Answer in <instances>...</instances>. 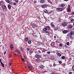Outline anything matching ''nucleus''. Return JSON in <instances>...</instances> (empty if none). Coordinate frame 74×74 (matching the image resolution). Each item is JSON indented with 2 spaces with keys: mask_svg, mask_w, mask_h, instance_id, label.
<instances>
[{
  "mask_svg": "<svg viewBox=\"0 0 74 74\" xmlns=\"http://www.w3.org/2000/svg\"><path fill=\"white\" fill-rule=\"evenodd\" d=\"M73 34H74V31L73 30L71 31L69 33H68L66 36H71Z\"/></svg>",
  "mask_w": 74,
  "mask_h": 74,
  "instance_id": "obj_1",
  "label": "nucleus"
},
{
  "mask_svg": "<svg viewBox=\"0 0 74 74\" xmlns=\"http://www.w3.org/2000/svg\"><path fill=\"white\" fill-rule=\"evenodd\" d=\"M43 31L45 32V33H47V34H49V32L48 31H47V29L46 27L43 28Z\"/></svg>",
  "mask_w": 74,
  "mask_h": 74,
  "instance_id": "obj_2",
  "label": "nucleus"
},
{
  "mask_svg": "<svg viewBox=\"0 0 74 74\" xmlns=\"http://www.w3.org/2000/svg\"><path fill=\"white\" fill-rule=\"evenodd\" d=\"M63 8H56V10L58 11V12L63 11Z\"/></svg>",
  "mask_w": 74,
  "mask_h": 74,
  "instance_id": "obj_3",
  "label": "nucleus"
},
{
  "mask_svg": "<svg viewBox=\"0 0 74 74\" xmlns=\"http://www.w3.org/2000/svg\"><path fill=\"white\" fill-rule=\"evenodd\" d=\"M42 55H40L36 54L35 56V57L36 58H41Z\"/></svg>",
  "mask_w": 74,
  "mask_h": 74,
  "instance_id": "obj_4",
  "label": "nucleus"
},
{
  "mask_svg": "<svg viewBox=\"0 0 74 74\" xmlns=\"http://www.w3.org/2000/svg\"><path fill=\"white\" fill-rule=\"evenodd\" d=\"M68 29H72L73 28V25L69 24L67 26Z\"/></svg>",
  "mask_w": 74,
  "mask_h": 74,
  "instance_id": "obj_5",
  "label": "nucleus"
},
{
  "mask_svg": "<svg viewBox=\"0 0 74 74\" xmlns=\"http://www.w3.org/2000/svg\"><path fill=\"white\" fill-rule=\"evenodd\" d=\"M66 5V4L65 3H62L61 4H60L59 5V7H63Z\"/></svg>",
  "mask_w": 74,
  "mask_h": 74,
  "instance_id": "obj_6",
  "label": "nucleus"
},
{
  "mask_svg": "<svg viewBox=\"0 0 74 74\" xmlns=\"http://www.w3.org/2000/svg\"><path fill=\"white\" fill-rule=\"evenodd\" d=\"M62 25L63 26L65 27V26H66L67 25V23L66 22H63L62 23Z\"/></svg>",
  "mask_w": 74,
  "mask_h": 74,
  "instance_id": "obj_7",
  "label": "nucleus"
},
{
  "mask_svg": "<svg viewBox=\"0 0 74 74\" xmlns=\"http://www.w3.org/2000/svg\"><path fill=\"white\" fill-rule=\"evenodd\" d=\"M47 7H48V5L45 4V5H42L41 7L42 8H46Z\"/></svg>",
  "mask_w": 74,
  "mask_h": 74,
  "instance_id": "obj_8",
  "label": "nucleus"
},
{
  "mask_svg": "<svg viewBox=\"0 0 74 74\" xmlns=\"http://www.w3.org/2000/svg\"><path fill=\"white\" fill-rule=\"evenodd\" d=\"M10 48L11 49V51H13V49L14 48V47H13V46L12 45V44H11L10 45Z\"/></svg>",
  "mask_w": 74,
  "mask_h": 74,
  "instance_id": "obj_9",
  "label": "nucleus"
},
{
  "mask_svg": "<svg viewBox=\"0 0 74 74\" xmlns=\"http://www.w3.org/2000/svg\"><path fill=\"white\" fill-rule=\"evenodd\" d=\"M46 28V29L47 30H50V29H51V28L49 26H46L45 27Z\"/></svg>",
  "mask_w": 74,
  "mask_h": 74,
  "instance_id": "obj_10",
  "label": "nucleus"
},
{
  "mask_svg": "<svg viewBox=\"0 0 74 74\" xmlns=\"http://www.w3.org/2000/svg\"><path fill=\"white\" fill-rule=\"evenodd\" d=\"M62 33L63 34H66L68 33V30H64L62 31Z\"/></svg>",
  "mask_w": 74,
  "mask_h": 74,
  "instance_id": "obj_11",
  "label": "nucleus"
},
{
  "mask_svg": "<svg viewBox=\"0 0 74 74\" xmlns=\"http://www.w3.org/2000/svg\"><path fill=\"white\" fill-rule=\"evenodd\" d=\"M50 25L52 27H55V25H54V23L53 22L51 23Z\"/></svg>",
  "mask_w": 74,
  "mask_h": 74,
  "instance_id": "obj_12",
  "label": "nucleus"
},
{
  "mask_svg": "<svg viewBox=\"0 0 74 74\" xmlns=\"http://www.w3.org/2000/svg\"><path fill=\"white\" fill-rule=\"evenodd\" d=\"M2 7L3 10H5L7 9V7L6 6L3 5L2 6Z\"/></svg>",
  "mask_w": 74,
  "mask_h": 74,
  "instance_id": "obj_13",
  "label": "nucleus"
},
{
  "mask_svg": "<svg viewBox=\"0 0 74 74\" xmlns=\"http://www.w3.org/2000/svg\"><path fill=\"white\" fill-rule=\"evenodd\" d=\"M38 52L39 53H41V52H43V51H42L41 49H40L38 51Z\"/></svg>",
  "mask_w": 74,
  "mask_h": 74,
  "instance_id": "obj_14",
  "label": "nucleus"
},
{
  "mask_svg": "<svg viewBox=\"0 0 74 74\" xmlns=\"http://www.w3.org/2000/svg\"><path fill=\"white\" fill-rule=\"evenodd\" d=\"M11 5L9 4L8 5V7L9 10H11Z\"/></svg>",
  "mask_w": 74,
  "mask_h": 74,
  "instance_id": "obj_15",
  "label": "nucleus"
},
{
  "mask_svg": "<svg viewBox=\"0 0 74 74\" xmlns=\"http://www.w3.org/2000/svg\"><path fill=\"white\" fill-rule=\"evenodd\" d=\"M67 12H71V10L70 8H68L67 10Z\"/></svg>",
  "mask_w": 74,
  "mask_h": 74,
  "instance_id": "obj_16",
  "label": "nucleus"
},
{
  "mask_svg": "<svg viewBox=\"0 0 74 74\" xmlns=\"http://www.w3.org/2000/svg\"><path fill=\"white\" fill-rule=\"evenodd\" d=\"M16 50V52H17V53H19V54H21V52H20V51H19V50L17 49Z\"/></svg>",
  "mask_w": 74,
  "mask_h": 74,
  "instance_id": "obj_17",
  "label": "nucleus"
},
{
  "mask_svg": "<svg viewBox=\"0 0 74 74\" xmlns=\"http://www.w3.org/2000/svg\"><path fill=\"white\" fill-rule=\"evenodd\" d=\"M45 2V0H40V3H44Z\"/></svg>",
  "mask_w": 74,
  "mask_h": 74,
  "instance_id": "obj_18",
  "label": "nucleus"
},
{
  "mask_svg": "<svg viewBox=\"0 0 74 74\" xmlns=\"http://www.w3.org/2000/svg\"><path fill=\"white\" fill-rule=\"evenodd\" d=\"M56 54L58 56H62L61 54L60 53H57Z\"/></svg>",
  "mask_w": 74,
  "mask_h": 74,
  "instance_id": "obj_19",
  "label": "nucleus"
},
{
  "mask_svg": "<svg viewBox=\"0 0 74 74\" xmlns=\"http://www.w3.org/2000/svg\"><path fill=\"white\" fill-rule=\"evenodd\" d=\"M37 59L36 60V61H37V62H38L39 61H40V60H41V59L40 58H37Z\"/></svg>",
  "mask_w": 74,
  "mask_h": 74,
  "instance_id": "obj_20",
  "label": "nucleus"
},
{
  "mask_svg": "<svg viewBox=\"0 0 74 74\" xmlns=\"http://www.w3.org/2000/svg\"><path fill=\"white\" fill-rule=\"evenodd\" d=\"M71 23H74V19H72L71 20Z\"/></svg>",
  "mask_w": 74,
  "mask_h": 74,
  "instance_id": "obj_21",
  "label": "nucleus"
},
{
  "mask_svg": "<svg viewBox=\"0 0 74 74\" xmlns=\"http://www.w3.org/2000/svg\"><path fill=\"white\" fill-rule=\"evenodd\" d=\"M44 12L45 13H46V14H49V12H48V11H47V10H46L44 11Z\"/></svg>",
  "mask_w": 74,
  "mask_h": 74,
  "instance_id": "obj_22",
  "label": "nucleus"
},
{
  "mask_svg": "<svg viewBox=\"0 0 74 74\" xmlns=\"http://www.w3.org/2000/svg\"><path fill=\"white\" fill-rule=\"evenodd\" d=\"M24 39L25 41H28V38H25Z\"/></svg>",
  "mask_w": 74,
  "mask_h": 74,
  "instance_id": "obj_23",
  "label": "nucleus"
},
{
  "mask_svg": "<svg viewBox=\"0 0 74 74\" xmlns=\"http://www.w3.org/2000/svg\"><path fill=\"white\" fill-rule=\"evenodd\" d=\"M1 65H2V67H4V64H3V62H1Z\"/></svg>",
  "mask_w": 74,
  "mask_h": 74,
  "instance_id": "obj_24",
  "label": "nucleus"
},
{
  "mask_svg": "<svg viewBox=\"0 0 74 74\" xmlns=\"http://www.w3.org/2000/svg\"><path fill=\"white\" fill-rule=\"evenodd\" d=\"M8 3H9V4H10L11 5H13V3H12L11 2V1H8Z\"/></svg>",
  "mask_w": 74,
  "mask_h": 74,
  "instance_id": "obj_25",
  "label": "nucleus"
},
{
  "mask_svg": "<svg viewBox=\"0 0 74 74\" xmlns=\"http://www.w3.org/2000/svg\"><path fill=\"white\" fill-rule=\"evenodd\" d=\"M26 65H27V66L28 68H29H29H30V67H32V66H31V65H28L27 64Z\"/></svg>",
  "mask_w": 74,
  "mask_h": 74,
  "instance_id": "obj_26",
  "label": "nucleus"
},
{
  "mask_svg": "<svg viewBox=\"0 0 74 74\" xmlns=\"http://www.w3.org/2000/svg\"><path fill=\"white\" fill-rule=\"evenodd\" d=\"M61 58L62 59H65V56H62L61 57Z\"/></svg>",
  "mask_w": 74,
  "mask_h": 74,
  "instance_id": "obj_27",
  "label": "nucleus"
},
{
  "mask_svg": "<svg viewBox=\"0 0 74 74\" xmlns=\"http://www.w3.org/2000/svg\"><path fill=\"white\" fill-rule=\"evenodd\" d=\"M28 44H30L32 43V41H31L30 40H29L28 42Z\"/></svg>",
  "mask_w": 74,
  "mask_h": 74,
  "instance_id": "obj_28",
  "label": "nucleus"
},
{
  "mask_svg": "<svg viewBox=\"0 0 74 74\" xmlns=\"http://www.w3.org/2000/svg\"><path fill=\"white\" fill-rule=\"evenodd\" d=\"M71 60H72V59L71 58H69V62H71Z\"/></svg>",
  "mask_w": 74,
  "mask_h": 74,
  "instance_id": "obj_29",
  "label": "nucleus"
},
{
  "mask_svg": "<svg viewBox=\"0 0 74 74\" xmlns=\"http://www.w3.org/2000/svg\"><path fill=\"white\" fill-rule=\"evenodd\" d=\"M66 45H70V43L69 42H68L66 43Z\"/></svg>",
  "mask_w": 74,
  "mask_h": 74,
  "instance_id": "obj_30",
  "label": "nucleus"
},
{
  "mask_svg": "<svg viewBox=\"0 0 74 74\" xmlns=\"http://www.w3.org/2000/svg\"><path fill=\"white\" fill-rule=\"evenodd\" d=\"M15 2L16 3H18L19 2V0H15Z\"/></svg>",
  "mask_w": 74,
  "mask_h": 74,
  "instance_id": "obj_31",
  "label": "nucleus"
},
{
  "mask_svg": "<svg viewBox=\"0 0 74 74\" xmlns=\"http://www.w3.org/2000/svg\"><path fill=\"white\" fill-rule=\"evenodd\" d=\"M13 4V5H16V3H15V2H14Z\"/></svg>",
  "mask_w": 74,
  "mask_h": 74,
  "instance_id": "obj_32",
  "label": "nucleus"
},
{
  "mask_svg": "<svg viewBox=\"0 0 74 74\" xmlns=\"http://www.w3.org/2000/svg\"><path fill=\"white\" fill-rule=\"evenodd\" d=\"M6 2L8 3V2L9 1V0H5Z\"/></svg>",
  "mask_w": 74,
  "mask_h": 74,
  "instance_id": "obj_33",
  "label": "nucleus"
},
{
  "mask_svg": "<svg viewBox=\"0 0 74 74\" xmlns=\"http://www.w3.org/2000/svg\"><path fill=\"white\" fill-rule=\"evenodd\" d=\"M51 53V51H48V52H47V53H48V54H50V53Z\"/></svg>",
  "mask_w": 74,
  "mask_h": 74,
  "instance_id": "obj_34",
  "label": "nucleus"
},
{
  "mask_svg": "<svg viewBox=\"0 0 74 74\" xmlns=\"http://www.w3.org/2000/svg\"><path fill=\"white\" fill-rule=\"evenodd\" d=\"M47 51V50H46V49H44L43 50V51L44 52H45V51Z\"/></svg>",
  "mask_w": 74,
  "mask_h": 74,
  "instance_id": "obj_35",
  "label": "nucleus"
},
{
  "mask_svg": "<svg viewBox=\"0 0 74 74\" xmlns=\"http://www.w3.org/2000/svg\"><path fill=\"white\" fill-rule=\"evenodd\" d=\"M20 49L21 51H23V49L22 47H21Z\"/></svg>",
  "mask_w": 74,
  "mask_h": 74,
  "instance_id": "obj_36",
  "label": "nucleus"
},
{
  "mask_svg": "<svg viewBox=\"0 0 74 74\" xmlns=\"http://www.w3.org/2000/svg\"><path fill=\"white\" fill-rule=\"evenodd\" d=\"M59 63L60 64H62V61H60L59 62Z\"/></svg>",
  "mask_w": 74,
  "mask_h": 74,
  "instance_id": "obj_37",
  "label": "nucleus"
},
{
  "mask_svg": "<svg viewBox=\"0 0 74 74\" xmlns=\"http://www.w3.org/2000/svg\"><path fill=\"white\" fill-rule=\"evenodd\" d=\"M27 51H29V50H30V48L29 47L27 48Z\"/></svg>",
  "mask_w": 74,
  "mask_h": 74,
  "instance_id": "obj_38",
  "label": "nucleus"
},
{
  "mask_svg": "<svg viewBox=\"0 0 74 74\" xmlns=\"http://www.w3.org/2000/svg\"><path fill=\"white\" fill-rule=\"evenodd\" d=\"M56 66V65L55 64V63H54V64H53V67H55V66Z\"/></svg>",
  "mask_w": 74,
  "mask_h": 74,
  "instance_id": "obj_39",
  "label": "nucleus"
},
{
  "mask_svg": "<svg viewBox=\"0 0 74 74\" xmlns=\"http://www.w3.org/2000/svg\"><path fill=\"white\" fill-rule=\"evenodd\" d=\"M71 15H74V12H72L71 14Z\"/></svg>",
  "mask_w": 74,
  "mask_h": 74,
  "instance_id": "obj_40",
  "label": "nucleus"
},
{
  "mask_svg": "<svg viewBox=\"0 0 74 74\" xmlns=\"http://www.w3.org/2000/svg\"><path fill=\"white\" fill-rule=\"evenodd\" d=\"M58 30V28H55V30Z\"/></svg>",
  "mask_w": 74,
  "mask_h": 74,
  "instance_id": "obj_41",
  "label": "nucleus"
},
{
  "mask_svg": "<svg viewBox=\"0 0 74 74\" xmlns=\"http://www.w3.org/2000/svg\"><path fill=\"white\" fill-rule=\"evenodd\" d=\"M64 47H66V48H67V45H64Z\"/></svg>",
  "mask_w": 74,
  "mask_h": 74,
  "instance_id": "obj_42",
  "label": "nucleus"
},
{
  "mask_svg": "<svg viewBox=\"0 0 74 74\" xmlns=\"http://www.w3.org/2000/svg\"><path fill=\"white\" fill-rule=\"evenodd\" d=\"M22 60L23 62H25V60H24V59L22 58Z\"/></svg>",
  "mask_w": 74,
  "mask_h": 74,
  "instance_id": "obj_43",
  "label": "nucleus"
},
{
  "mask_svg": "<svg viewBox=\"0 0 74 74\" xmlns=\"http://www.w3.org/2000/svg\"><path fill=\"white\" fill-rule=\"evenodd\" d=\"M34 4H36V3H37L36 1H34Z\"/></svg>",
  "mask_w": 74,
  "mask_h": 74,
  "instance_id": "obj_44",
  "label": "nucleus"
},
{
  "mask_svg": "<svg viewBox=\"0 0 74 74\" xmlns=\"http://www.w3.org/2000/svg\"><path fill=\"white\" fill-rule=\"evenodd\" d=\"M59 46H60V47H62V45L61 44H59Z\"/></svg>",
  "mask_w": 74,
  "mask_h": 74,
  "instance_id": "obj_45",
  "label": "nucleus"
},
{
  "mask_svg": "<svg viewBox=\"0 0 74 74\" xmlns=\"http://www.w3.org/2000/svg\"><path fill=\"white\" fill-rule=\"evenodd\" d=\"M30 53H33V51L32 50H31L30 51Z\"/></svg>",
  "mask_w": 74,
  "mask_h": 74,
  "instance_id": "obj_46",
  "label": "nucleus"
},
{
  "mask_svg": "<svg viewBox=\"0 0 74 74\" xmlns=\"http://www.w3.org/2000/svg\"><path fill=\"white\" fill-rule=\"evenodd\" d=\"M51 74H56V73H55L54 72H52L51 73Z\"/></svg>",
  "mask_w": 74,
  "mask_h": 74,
  "instance_id": "obj_47",
  "label": "nucleus"
},
{
  "mask_svg": "<svg viewBox=\"0 0 74 74\" xmlns=\"http://www.w3.org/2000/svg\"><path fill=\"white\" fill-rule=\"evenodd\" d=\"M29 69H30V70H33V69L32 68V66Z\"/></svg>",
  "mask_w": 74,
  "mask_h": 74,
  "instance_id": "obj_48",
  "label": "nucleus"
},
{
  "mask_svg": "<svg viewBox=\"0 0 74 74\" xmlns=\"http://www.w3.org/2000/svg\"><path fill=\"white\" fill-rule=\"evenodd\" d=\"M11 64H12L11 63H10L9 64V65L11 66Z\"/></svg>",
  "mask_w": 74,
  "mask_h": 74,
  "instance_id": "obj_49",
  "label": "nucleus"
},
{
  "mask_svg": "<svg viewBox=\"0 0 74 74\" xmlns=\"http://www.w3.org/2000/svg\"><path fill=\"white\" fill-rule=\"evenodd\" d=\"M35 37L36 38H37V37H38V36H37V35H35Z\"/></svg>",
  "mask_w": 74,
  "mask_h": 74,
  "instance_id": "obj_50",
  "label": "nucleus"
},
{
  "mask_svg": "<svg viewBox=\"0 0 74 74\" xmlns=\"http://www.w3.org/2000/svg\"><path fill=\"white\" fill-rule=\"evenodd\" d=\"M41 67L42 68H44V66L43 65H42Z\"/></svg>",
  "mask_w": 74,
  "mask_h": 74,
  "instance_id": "obj_51",
  "label": "nucleus"
},
{
  "mask_svg": "<svg viewBox=\"0 0 74 74\" xmlns=\"http://www.w3.org/2000/svg\"><path fill=\"white\" fill-rule=\"evenodd\" d=\"M70 5H69L68 7V8H70Z\"/></svg>",
  "mask_w": 74,
  "mask_h": 74,
  "instance_id": "obj_52",
  "label": "nucleus"
},
{
  "mask_svg": "<svg viewBox=\"0 0 74 74\" xmlns=\"http://www.w3.org/2000/svg\"><path fill=\"white\" fill-rule=\"evenodd\" d=\"M69 74H72V72H69Z\"/></svg>",
  "mask_w": 74,
  "mask_h": 74,
  "instance_id": "obj_53",
  "label": "nucleus"
},
{
  "mask_svg": "<svg viewBox=\"0 0 74 74\" xmlns=\"http://www.w3.org/2000/svg\"><path fill=\"white\" fill-rule=\"evenodd\" d=\"M1 15H3V12H1Z\"/></svg>",
  "mask_w": 74,
  "mask_h": 74,
  "instance_id": "obj_54",
  "label": "nucleus"
},
{
  "mask_svg": "<svg viewBox=\"0 0 74 74\" xmlns=\"http://www.w3.org/2000/svg\"><path fill=\"white\" fill-rule=\"evenodd\" d=\"M0 63H2V61H1V59H0Z\"/></svg>",
  "mask_w": 74,
  "mask_h": 74,
  "instance_id": "obj_55",
  "label": "nucleus"
},
{
  "mask_svg": "<svg viewBox=\"0 0 74 74\" xmlns=\"http://www.w3.org/2000/svg\"><path fill=\"white\" fill-rule=\"evenodd\" d=\"M63 0L64 1H69V0Z\"/></svg>",
  "mask_w": 74,
  "mask_h": 74,
  "instance_id": "obj_56",
  "label": "nucleus"
},
{
  "mask_svg": "<svg viewBox=\"0 0 74 74\" xmlns=\"http://www.w3.org/2000/svg\"><path fill=\"white\" fill-rule=\"evenodd\" d=\"M9 58H11V55H10V54H9Z\"/></svg>",
  "mask_w": 74,
  "mask_h": 74,
  "instance_id": "obj_57",
  "label": "nucleus"
},
{
  "mask_svg": "<svg viewBox=\"0 0 74 74\" xmlns=\"http://www.w3.org/2000/svg\"><path fill=\"white\" fill-rule=\"evenodd\" d=\"M56 36H55L54 37V38H56Z\"/></svg>",
  "mask_w": 74,
  "mask_h": 74,
  "instance_id": "obj_58",
  "label": "nucleus"
},
{
  "mask_svg": "<svg viewBox=\"0 0 74 74\" xmlns=\"http://www.w3.org/2000/svg\"><path fill=\"white\" fill-rule=\"evenodd\" d=\"M69 38H72V36H70Z\"/></svg>",
  "mask_w": 74,
  "mask_h": 74,
  "instance_id": "obj_59",
  "label": "nucleus"
},
{
  "mask_svg": "<svg viewBox=\"0 0 74 74\" xmlns=\"http://www.w3.org/2000/svg\"><path fill=\"white\" fill-rule=\"evenodd\" d=\"M5 53H6V51H5L4 53V55H5Z\"/></svg>",
  "mask_w": 74,
  "mask_h": 74,
  "instance_id": "obj_60",
  "label": "nucleus"
},
{
  "mask_svg": "<svg viewBox=\"0 0 74 74\" xmlns=\"http://www.w3.org/2000/svg\"><path fill=\"white\" fill-rule=\"evenodd\" d=\"M14 56H16V53H14Z\"/></svg>",
  "mask_w": 74,
  "mask_h": 74,
  "instance_id": "obj_61",
  "label": "nucleus"
},
{
  "mask_svg": "<svg viewBox=\"0 0 74 74\" xmlns=\"http://www.w3.org/2000/svg\"><path fill=\"white\" fill-rule=\"evenodd\" d=\"M20 57H22V56H21V55H20Z\"/></svg>",
  "mask_w": 74,
  "mask_h": 74,
  "instance_id": "obj_62",
  "label": "nucleus"
},
{
  "mask_svg": "<svg viewBox=\"0 0 74 74\" xmlns=\"http://www.w3.org/2000/svg\"><path fill=\"white\" fill-rule=\"evenodd\" d=\"M1 5H0V8H1Z\"/></svg>",
  "mask_w": 74,
  "mask_h": 74,
  "instance_id": "obj_63",
  "label": "nucleus"
},
{
  "mask_svg": "<svg viewBox=\"0 0 74 74\" xmlns=\"http://www.w3.org/2000/svg\"><path fill=\"white\" fill-rule=\"evenodd\" d=\"M0 46H1H1H2V45H0Z\"/></svg>",
  "mask_w": 74,
  "mask_h": 74,
  "instance_id": "obj_64",
  "label": "nucleus"
}]
</instances>
